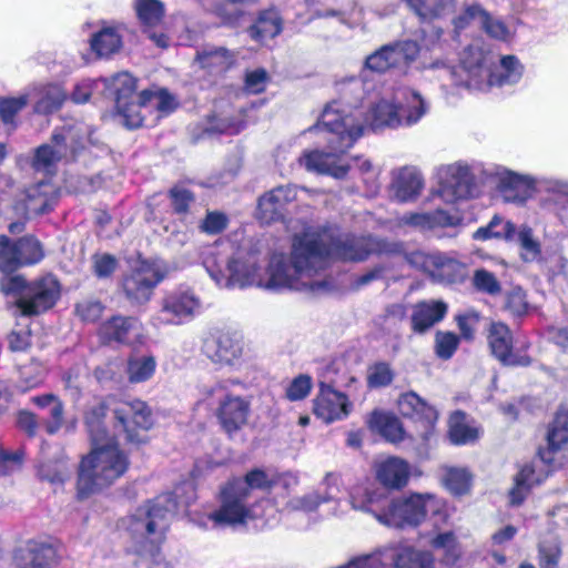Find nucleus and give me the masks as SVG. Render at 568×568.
I'll return each instance as SVG.
<instances>
[{"label":"nucleus","mask_w":568,"mask_h":568,"mask_svg":"<svg viewBox=\"0 0 568 568\" xmlns=\"http://www.w3.org/2000/svg\"><path fill=\"white\" fill-rule=\"evenodd\" d=\"M423 186V178L415 168H402L393 174L392 191L399 202L413 201L419 195Z\"/></svg>","instance_id":"33"},{"label":"nucleus","mask_w":568,"mask_h":568,"mask_svg":"<svg viewBox=\"0 0 568 568\" xmlns=\"http://www.w3.org/2000/svg\"><path fill=\"white\" fill-rule=\"evenodd\" d=\"M398 409L403 416L424 425V430L420 434L422 439L425 444L430 443L435 436V424L438 419L437 410L414 392L405 393L399 397Z\"/></svg>","instance_id":"27"},{"label":"nucleus","mask_w":568,"mask_h":568,"mask_svg":"<svg viewBox=\"0 0 568 568\" xmlns=\"http://www.w3.org/2000/svg\"><path fill=\"white\" fill-rule=\"evenodd\" d=\"M430 546L443 551V561L446 565H455L463 555L462 545L450 530L436 532L430 539Z\"/></svg>","instance_id":"47"},{"label":"nucleus","mask_w":568,"mask_h":568,"mask_svg":"<svg viewBox=\"0 0 568 568\" xmlns=\"http://www.w3.org/2000/svg\"><path fill=\"white\" fill-rule=\"evenodd\" d=\"M481 29L491 38L499 41H508L513 37V32L500 19L491 17L486 10L481 13Z\"/></svg>","instance_id":"56"},{"label":"nucleus","mask_w":568,"mask_h":568,"mask_svg":"<svg viewBox=\"0 0 568 568\" xmlns=\"http://www.w3.org/2000/svg\"><path fill=\"white\" fill-rule=\"evenodd\" d=\"M443 503L433 494H410L382 507L377 521L386 527L404 529L420 525L429 511L440 510Z\"/></svg>","instance_id":"10"},{"label":"nucleus","mask_w":568,"mask_h":568,"mask_svg":"<svg viewBox=\"0 0 568 568\" xmlns=\"http://www.w3.org/2000/svg\"><path fill=\"white\" fill-rule=\"evenodd\" d=\"M106 406L103 399L93 398L89 403L84 413V422L90 435V440L112 438L109 436L103 424Z\"/></svg>","instance_id":"43"},{"label":"nucleus","mask_w":568,"mask_h":568,"mask_svg":"<svg viewBox=\"0 0 568 568\" xmlns=\"http://www.w3.org/2000/svg\"><path fill=\"white\" fill-rule=\"evenodd\" d=\"M348 397L329 385L320 384V390L313 400L314 415L326 424L345 419L352 412Z\"/></svg>","instance_id":"24"},{"label":"nucleus","mask_w":568,"mask_h":568,"mask_svg":"<svg viewBox=\"0 0 568 568\" xmlns=\"http://www.w3.org/2000/svg\"><path fill=\"white\" fill-rule=\"evenodd\" d=\"M368 385L371 387H383L392 383L393 372L388 364L377 363L368 371Z\"/></svg>","instance_id":"63"},{"label":"nucleus","mask_w":568,"mask_h":568,"mask_svg":"<svg viewBox=\"0 0 568 568\" xmlns=\"http://www.w3.org/2000/svg\"><path fill=\"white\" fill-rule=\"evenodd\" d=\"M267 82V72L262 68L255 69L246 72L244 89L248 93L257 94L265 90Z\"/></svg>","instance_id":"64"},{"label":"nucleus","mask_w":568,"mask_h":568,"mask_svg":"<svg viewBox=\"0 0 568 568\" xmlns=\"http://www.w3.org/2000/svg\"><path fill=\"white\" fill-rule=\"evenodd\" d=\"M21 266L17 242H12L8 236L0 235V271L4 276Z\"/></svg>","instance_id":"54"},{"label":"nucleus","mask_w":568,"mask_h":568,"mask_svg":"<svg viewBox=\"0 0 568 568\" xmlns=\"http://www.w3.org/2000/svg\"><path fill=\"white\" fill-rule=\"evenodd\" d=\"M419 51L418 43L413 40L388 43L369 54L365 59L364 68L376 73L406 68L417 59Z\"/></svg>","instance_id":"17"},{"label":"nucleus","mask_w":568,"mask_h":568,"mask_svg":"<svg viewBox=\"0 0 568 568\" xmlns=\"http://www.w3.org/2000/svg\"><path fill=\"white\" fill-rule=\"evenodd\" d=\"M385 496L378 489L372 488L368 484H357L349 490V503L354 509L369 513L376 519L384 507Z\"/></svg>","instance_id":"37"},{"label":"nucleus","mask_w":568,"mask_h":568,"mask_svg":"<svg viewBox=\"0 0 568 568\" xmlns=\"http://www.w3.org/2000/svg\"><path fill=\"white\" fill-rule=\"evenodd\" d=\"M298 192H307L295 185H282L266 192L258 200L256 217L264 224L283 217L287 204L298 199Z\"/></svg>","instance_id":"26"},{"label":"nucleus","mask_w":568,"mask_h":568,"mask_svg":"<svg viewBox=\"0 0 568 568\" xmlns=\"http://www.w3.org/2000/svg\"><path fill=\"white\" fill-rule=\"evenodd\" d=\"M140 321L131 316H113L101 324L99 336L104 343H132L141 336Z\"/></svg>","instance_id":"28"},{"label":"nucleus","mask_w":568,"mask_h":568,"mask_svg":"<svg viewBox=\"0 0 568 568\" xmlns=\"http://www.w3.org/2000/svg\"><path fill=\"white\" fill-rule=\"evenodd\" d=\"M54 557L55 554L50 546L29 540L17 549L13 558L18 568H51Z\"/></svg>","instance_id":"32"},{"label":"nucleus","mask_w":568,"mask_h":568,"mask_svg":"<svg viewBox=\"0 0 568 568\" xmlns=\"http://www.w3.org/2000/svg\"><path fill=\"white\" fill-rule=\"evenodd\" d=\"M488 345L491 354L504 365L527 366L528 355L514 348V338L509 327L500 322L493 323L488 331Z\"/></svg>","instance_id":"25"},{"label":"nucleus","mask_w":568,"mask_h":568,"mask_svg":"<svg viewBox=\"0 0 568 568\" xmlns=\"http://www.w3.org/2000/svg\"><path fill=\"white\" fill-rule=\"evenodd\" d=\"M200 67L211 74H220L231 68L235 55L225 48H207L196 54Z\"/></svg>","instance_id":"39"},{"label":"nucleus","mask_w":568,"mask_h":568,"mask_svg":"<svg viewBox=\"0 0 568 568\" xmlns=\"http://www.w3.org/2000/svg\"><path fill=\"white\" fill-rule=\"evenodd\" d=\"M58 195L57 187L43 180L26 191L24 206L28 214H43L52 209Z\"/></svg>","instance_id":"34"},{"label":"nucleus","mask_w":568,"mask_h":568,"mask_svg":"<svg viewBox=\"0 0 568 568\" xmlns=\"http://www.w3.org/2000/svg\"><path fill=\"white\" fill-rule=\"evenodd\" d=\"M506 308L514 315L520 316L528 311L526 293L520 287H513L506 295Z\"/></svg>","instance_id":"62"},{"label":"nucleus","mask_w":568,"mask_h":568,"mask_svg":"<svg viewBox=\"0 0 568 568\" xmlns=\"http://www.w3.org/2000/svg\"><path fill=\"white\" fill-rule=\"evenodd\" d=\"M445 71L455 85L486 92L493 87L503 88L518 83L524 65L517 57L505 55L499 65L493 69L491 55L478 45H469L463 51L459 64Z\"/></svg>","instance_id":"4"},{"label":"nucleus","mask_w":568,"mask_h":568,"mask_svg":"<svg viewBox=\"0 0 568 568\" xmlns=\"http://www.w3.org/2000/svg\"><path fill=\"white\" fill-rule=\"evenodd\" d=\"M176 108V101L165 90L142 91L138 98L116 106L123 124L129 129L153 126Z\"/></svg>","instance_id":"11"},{"label":"nucleus","mask_w":568,"mask_h":568,"mask_svg":"<svg viewBox=\"0 0 568 568\" xmlns=\"http://www.w3.org/2000/svg\"><path fill=\"white\" fill-rule=\"evenodd\" d=\"M37 101L34 110L50 113L58 110L65 99V92L59 84H47L34 89Z\"/></svg>","instance_id":"48"},{"label":"nucleus","mask_w":568,"mask_h":568,"mask_svg":"<svg viewBox=\"0 0 568 568\" xmlns=\"http://www.w3.org/2000/svg\"><path fill=\"white\" fill-rule=\"evenodd\" d=\"M438 194L446 203L468 200L476 194L473 166L464 161L440 165L436 171Z\"/></svg>","instance_id":"15"},{"label":"nucleus","mask_w":568,"mask_h":568,"mask_svg":"<svg viewBox=\"0 0 568 568\" xmlns=\"http://www.w3.org/2000/svg\"><path fill=\"white\" fill-rule=\"evenodd\" d=\"M114 418L126 435V440L140 444L145 437L138 429L148 430L153 425L152 412L148 404L140 399L123 400L113 408Z\"/></svg>","instance_id":"20"},{"label":"nucleus","mask_w":568,"mask_h":568,"mask_svg":"<svg viewBox=\"0 0 568 568\" xmlns=\"http://www.w3.org/2000/svg\"><path fill=\"white\" fill-rule=\"evenodd\" d=\"M345 161L349 164V171L354 170L362 178L363 182L367 185L371 192H375L378 187L377 179L379 169L363 156L346 158Z\"/></svg>","instance_id":"53"},{"label":"nucleus","mask_w":568,"mask_h":568,"mask_svg":"<svg viewBox=\"0 0 568 568\" xmlns=\"http://www.w3.org/2000/svg\"><path fill=\"white\" fill-rule=\"evenodd\" d=\"M158 550L155 548L151 551L149 546H135V555L131 557L128 568H161Z\"/></svg>","instance_id":"57"},{"label":"nucleus","mask_w":568,"mask_h":568,"mask_svg":"<svg viewBox=\"0 0 568 568\" xmlns=\"http://www.w3.org/2000/svg\"><path fill=\"white\" fill-rule=\"evenodd\" d=\"M135 10L144 28L158 26L164 17V4L160 0H135Z\"/></svg>","instance_id":"50"},{"label":"nucleus","mask_w":568,"mask_h":568,"mask_svg":"<svg viewBox=\"0 0 568 568\" xmlns=\"http://www.w3.org/2000/svg\"><path fill=\"white\" fill-rule=\"evenodd\" d=\"M50 447L43 445L41 447V459L38 466V476L41 480H47L51 485H62L71 476V468L64 454L60 449H55L51 459Z\"/></svg>","instance_id":"29"},{"label":"nucleus","mask_w":568,"mask_h":568,"mask_svg":"<svg viewBox=\"0 0 568 568\" xmlns=\"http://www.w3.org/2000/svg\"><path fill=\"white\" fill-rule=\"evenodd\" d=\"M1 291L16 298V305L24 316L39 315L51 308L60 297V284L52 275L28 282L22 275L3 276Z\"/></svg>","instance_id":"9"},{"label":"nucleus","mask_w":568,"mask_h":568,"mask_svg":"<svg viewBox=\"0 0 568 568\" xmlns=\"http://www.w3.org/2000/svg\"><path fill=\"white\" fill-rule=\"evenodd\" d=\"M562 556L561 545L557 537L550 536L538 545L539 568H559Z\"/></svg>","instance_id":"51"},{"label":"nucleus","mask_w":568,"mask_h":568,"mask_svg":"<svg viewBox=\"0 0 568 568\" xmlns=\"http://www.w3.org/2000/svg\"><path fill=\"white\" fill-rule=\"evenodd\" d=\"M440 478L445 488L453 495H465L470 489L471 475L463 467L443 466Z\"/></svg>","instance_id":"45"},{"label":"nucleus","mask_w":568,"mask_h":568,"mask_svg":"<svg viewBox=\"0 0 568 568\" xmlns=\"http://www.w3.org/2000/svg\"><path fill=\"white\" fill-rule=\"evenodd\" d=\"M447 308V304L442 301L430 300L416 304L410 317L412 329L419 334L426 332L445 317Z\"/></svg>","instance_id":"35"},{"label":"nucleus","mask_w":568,"mask_h":568,"mask_svg":"<svg viewBox=\"0 0 568 568\" xmlns=\"http://www.w3.org/2000/svg\"><path fill=\"white\" fill-rule=\"evenodd\" d=\"M313 387L312 377L305 374L296 376L286 388V397L292 400L304 399Z\"/></svg>","instance_id":"60"},{"label":"nucleus","mask_w":568,"mask_h":568,"mask_svg":"<svg viewBox=\"0 0 568 568\" xmlns=\"http://www.w3.org/2000/svg\"><path fill=\"white\" fill-rule=\"evenodd\" d=\"M281 31L282 21L275 10L263 11L256 22L248 29L250 37L260 43H265L267 40L275 38Z\"/></svg>","instance_id":"42"},{"label":"nucleus","mask_w":568,"mask_h":568,"mask_svg":"<svg viewBox=\"0 0 568 568\" xmlns=\"http://www.w3.org/2000/svg\"><path fill=\"white\" fill-rule=\"evenodd\" d=\"M538 192L544 191L557 196L568 197V180L561 178L537 176Z\"/></svg>","instance_id":"61"},{"label":"nucleus","mask_w":568,"mask_h":568,"mask_svg":"<svg viewBox=\"0 0 568 568\" xmlns=\"http://www.w3.org/2000/svg\"><path fill=\"white\" fill-rule=\"evenodd\" d=\"M178 509L173 494L159 496L136 507L122 519V527L131 535L135 546L159 548L169 528V516Z\"/></svg>","instance_id":"7"},{"label":"nucleus","mask_w":568,"mask_h":568,"mask_svg":"<svg viewBox=\"0 0 568 568\" xmlns=\"http://www.w3.org/2000/svg\"><path fill=\"white\" fill-rule=\"evenodd\" d=\"M160 267L148 261H138L122 282L126 297L136 304L146 303L154 287L163 280Z\"/></svg>","instance_id":"19"},{"label":"nucleus","mask_w":568,"mask_h":568,"mask_svg":"<svg viewBox=\"0 0 568 568\" xmlns=\"http://www.w3.org/2000/svg\"><path fill=\"white\" fill-rule=\"evenodd\" d=\"M239 384V381L229 379L217 382L206 389V399L217 404L216 417L222 428L232 436L246 423L251 403L247 398L234 395L230 392V385Z\"/></svg>","instance_id":"13"},{"label":"nucleus","mask_w":568,"mask_h":568,"mask_svg":"<svg viewBox=\"0 0 568 568\" xmlns=\"http://www.w3.org/2000/svg\"><path fill=\"white\" fill-rule=\"evenodd\" d=\"M517 241L521 248V257L526 262H534L540 257L541 245L535 237L534 231L528 225H521L516 229Z\"/></svg>","instance_id":"52"},{"label":"nucleus","mask_w":568,"mask_h":568,"mask_svg":"<svg viewBox=\"0 0 568 568\" xmlns=\"http://www.w3.org/2000/svg\"><path fill=\"white\" fill-rule=\"evenodd\" d=\"M130 459L114 438L91 440L90 452L82 457L77 481L81 499L113 485L129 469Z\"/></svg>","instance_id":"6"},{"label":"nucleus","mask_w":568,"mask_h":568,"mask_svg":"<svg viewBox=\"0 0 568 568\" xmlns=\"http://www.w3.org/2000/svg\"><path fill=\"white\" fill-rule=\"evenodd\" d=\"M547 439V448L539 452H547L548 456L555 458L556 464L561 465L565 457L562 452L568 448V410L556 415Z\"/></svg>","instance_id":"38"},{"label":"nucleus","mask_w":568,"mask_h":568,"mask_svg":"<svg viewBox=\"0 0 568 568\" xmlns=\"http://www.w3.org/2000/svg\"><path fill=\"white\" fill-rule=\"evenodd\" d=\"M156 369V361L151 355L131 356L126 364V376L130 383H144L152 378Z\"/></svg>","instance_id":"49"},{"label":"nucleus","mask_w":568,"mask_h":568,"mask_svg":"<svg viewBox=\"0 0 568 568\" xmlns=\"http://www.w3.org/2000/svg\"><path fill=\"white\" fill-rule=\"evenodd\" d=\"M448 436L455 445H467L476 442L480 436V429L467 422L466 415L454 412L448 422Z\"/></svg>","instance_id":"41"},{"label":"nucleus","mask_w":568,"mask_h":568,"mask_svg":"<svg viewBox=\"0 0 568 568\" xmlns=\"http://www.w3.org/2000/svg\"><path fill=\"white\" fill-rule=\"evenodd\" d=\"M399 252L402 243L337 234L333 229L307 227L293 236L288 255L274 252L265 265L260 247L251 242L234 252L226 243H215L203 248L201 260L220 287L257 286L276 292L320 294L333 287L326 274L329 257L364 261L371 254Z\"/></svg>","instance_id":"1"},{"label":"nucleus","mask_w":568,"mask_h":568,"mask_svg":"<svg viewBox=\"0 0 568 568\" xmlns=\"http://www.w3.org/2000/svg\"><path fill=\"white\" fill-rule=\"evenodd\" d=\"M341 476L335 473H328L316 490L290 499L284 506L283 511H315L322 504L335 500L341 493Z\"/></svg>","instance_id":"23"},{"label":"nucleus","mask_w":568,"mask_h":568,"mask_svg":"<svg viewBox=\"0 0 568 568\" xmlns=\"http://www.w3.org/2000/svg\"><path fill=\"white\" fill-rule=\"evenodd\" d=\"M92 141V130L84 122L70 121L54 129L51 140L39 146L33 159L36 171L51 173L62 160L75 158Z\"/></svg>","instance_id":"8"},{"label":"nucleus","mask_w":568,"mask_h":568,"mask_svg":"<svg viewBox=\"0 0 568 568\" xmlns=\"http://www.w3.org/2000/svg\"><path fill=\"white\" fill-rule=\"evenodd\" d=\"M336 87L355 118L364 123V130L410 128L419 123L430 109L429 102L418 90L400 83L384 88L364 113L361 106L365 90L361 79L351 77L338 81Z\"/></svg>","instance_id":"2"},{"label":"nucleus","mask_w":568,"mask_h":568,"mask_svg":"<svg viewBox=\"0 0 568 568\" xmlns=\"http://www.w3.org/2000/svg\"><path fill=\"white\" fill-rule=\"evenodd\" d=\"M497 194L506 203L525 205L538 192L537 176L498 168L493 174Z\"/></svg>","instance_id":"18"},{"label":"nucleus","mask_w":568,"mask_h":568,"mask_svg":"<svg viewBox=\"0 0 568 568\" xmlns=\"http://www.w3.org/2000/svg\"><path fill=\"white\" fill-rule=\"evenodd\" d=\"M310 133L323 134L329 151L307 149L297 162L307 172L344 179L349 172L345 152L364 134V123L355 118L342 95L327 103Z\"/></svg>","instance_id":"3"},{"label":"nucleus","mask_w":568,"mask_h":568,"mask_svg":"<svg viewBox=\"0 0 568 568\" xmlns=\"http://www.w3.org/2000/svg\"><path fill=\"white\" fill-rule=\"evenodd\" d=\"M123 45L122 28L119 24H105L90 38V47L99 58H110Z\"/></svg>","instance_id":"36"},{"label":"nucleus","mask_w":568,"mask_h":568,"mask_svg":"<svg viewBox=\"0 0 568 568\" xmlns=\"http://www.w3.org/2000/svg\"><path fill=\"white\" fill-rule=\"evenodd\" d=\"M203 354L214 364L241 371L246 366L242 342L230 334H211L204 338Z\"/></svg>","instance_id":"21"},{"label":"nucleus","mask_w":568,"mask_h":568,"mask_svg":"<svg viewBox=\"0 0 568 568\" xmlns=\"http://www.w3.org/2000/svg\"><path fill=\"white\" fill-rule=\"evenodd\" d=\"M460 219L445 210L434 212L407 213L398 219L399 225H407L419 231H430L437 227L456 226Z\"/></svg>","instance_id":"30"},{"label":"nucleus","mask_w":568,"mask_h":568,"mask_svg":"<svg viewBox=\"0 0 568 568\" xmlns=\"http://www.w3.org/2000/svg\"><path fill=\"white\" fill-rule=\"evenodd\" d=\"M473 284L479 292L489 294V295H496L500 292L501 286L496 276L485 270L479 268L476 270L473 276Z\"/></svg>","instance_id":"58"},{"label":"nucleus","mask_w":568,"mask_h":568,"mask_svg":"<svg viewBox=\"0 0 568 568\" xmlns=\"http://www.w3.org/2000/svg\"><path fill=\"white\" fill-rule=\"evenodd\" d=\"M271 479L261 469H253L244 477L227 480L220 488L219 507L215 509V518L223 527H242L257 519L266 518L265 508H272L267 499H256L251 503L253 493L257 489H268Z\"/></svg>","instance_id":"5"},{"label":"nucleus","mask_w":568,"mask_h":568,"mask_svg":"<svg viewBox=\"0 0 568 568\" xmlns=\"http://www.w3.org/2000/svg\"><path fill=\"white\" fill-rule=\"evenodd\" d=\"M17 246L21 266L36 264L43 257V251L40 242L32 236H26L18 240Z\"/></svg>","instance_id":"55"},{"label":"nucleus","mask_w":568,"mask_h":568,"mask_svg":"<svg viewBox=\"0 0 568 568\" xmlns=\"http://www.w3.org/2000/svg\"><path fill=\"white\" fill-rule=\"evenodd\" d=\"M405 2L423 20L444 17L455 8V0H405Z\"/></svg>","instance_id":"46"},{"label":"nucleus","mask_w":568,"mask_h":568,"mask_svg":"<svg viewBox=\"0 0 568 568\" xmlns=\"http://www.w3.org/2000/svg\"><path fill=\"white\" fill-rule=\"evenodd\" d=\"M458 337L450 332H437L435 337V349L438 357L450 358L458 346Z\"/></svg>","instance_id":"59"},{"label":"nucleus","mask_w":568,"mask_h":568,"mask_svg":"<svg viewBox=\"0 0 568 568\" xmlns=\"http://www.w3.org/2000/svg\"><path fill=\"white\" fill-rule=\"evenodd\" d=\"M408 265L426 274L437 283H456L465 277V265L447 253L429 250H414L402 252Z\"/></svg>","instance_id":"14"},{"label":"nucleus","mask_w":568,"mask_h":568,"mask_svg":"<svg viewBox=\"0 0 568 568\" xmlns=\"http://www.w3.org/2000/svg\"><path fill=\"white\" fill-rule=\"evenodd\" d=\"M557 465L554 457L547 452H539L538 457L525 464L515 478V486L509 497L513 505H519L526 498L529 490L541 484L550 474V466Z\"/></svg>","instance_id":"22"},{"label":"nucleus","mask_w":568,"mask_h":568,"mask_svg":"<svg viewBox=\"0 0 568 568\" xmlns=\"http://www.w3.org/2000/svg\"><path fill=\"white\" fill-rule=\"evenodd\" d=\"M376 568H434V556L396 541L372 552Z\"/></svg>","instance_id":"16"},{"label":"nucleus","mask_w":568,"mask_h":568,"mask_svg":"<svg viewBox=\"0 0 568 568\" xmlns=\"http://www.w3.org/2000/svg\"><path fill=\"white\" fill-rule=\"evenodd\" d=\"M367 424L374 432L381 434L390 443H398L404 439V428L399 419L390 414L373 412Z\"/></svg>","instance_id":"40"},{"label":"nucleus","mask_w":568,"mask_h":568,"mask_svg":"<svg viewBox=\"0 0 568 568\" xmlns=\"http://www.w3.org/2000/svg\"><path fill=\"white\" fill-rule=\"evenodd\" d=\"M105 88L115 99V106L138 98L135 79L128 72L118 73L103 80Z\"/></svg>","instance_id":"44"},{"label":"nucleus","mask_w":568,"mask_h":568,"mask_svg":"<svg viewBox=\"0 0 568 568\" xmlns=\"http://www.w3.org/2000/svg\"><path fill=\"white\" fill-rule=\"evenodd\" d=\"M203 312L201 297L190 287H179L164 295L160 310L151 317L152 326H180Z\"/></svg>","instance_id":"12"},{"label":"nucleus","mask_w":568,"mask_h":568,"mask_svg":"<svg viewBox=\"0 0 568 568\" xmlns=\"http://www.w3.org/2000/svg\"><path fill=\"white\" fill-rule=\"evenodd\" d=\"M376 479L386 488L400 489L410 476L409 464L399 457H388L375 466Z\"/></svg>","instance_id":"31"}]
</instances>
